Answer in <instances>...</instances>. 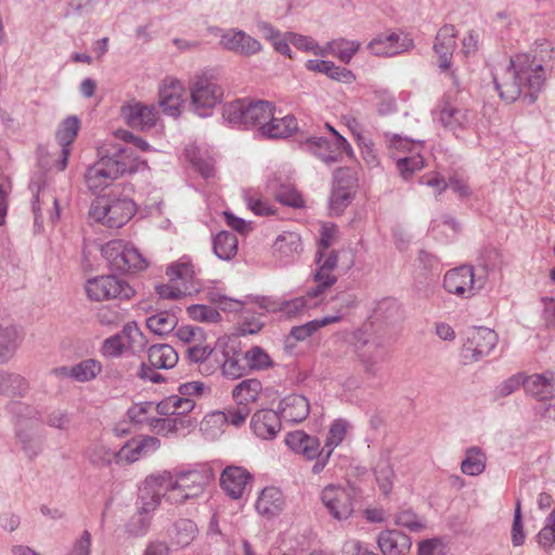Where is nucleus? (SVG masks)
<instances>
[{"label": "nucleus", "mask_w": 555, "mask_h": 555, "mask_svg": "<svg viewBox=\"0 0 555 555\" xmlns=\"http://www.w3.org/2000/svg\"><path fill=\"white\" fill-rule=\"evenodd\" d=\"M358 189L356 173L349 168H338L333 175L332 191L328 199L331 216H340L352 203Z\"/></svg>", "instance_id": "9"}, {"label": "nucleus", "mask_w": 555, "mask_h": 555, "mask_svg": "<svg viewBox=\"0 0 555 555\" xmlns=\"http://www.w3.org/2000/svg\"><path fill=\"white\" fill-rule=\"evenodd\" d=\"M285 443L294 453L301 455L307 461H313L322 449L318 437L310 436L302 430L288 433L285 436Z\"/></svg>", "instance_id": "27"}, {"label": "nucleus", "mask_w": 555, "mask_h": 555, "mask_svg": "<svg viewBox=\"0 0 555 555\" xmlns=\"http://www.w3.org/2000/svg\"><path fill=\"white\" fill-rule=\"evenodd\" d=\"M249 413L250 409L248 406L237 404L236 408L214 414V417H217L218 420L235 427H240L245 423Z\"/></svg>", "instance_id": "61"}, {"label": "nucleus", "mask_w": 555, "mask_h": 555, "mask_svg": "<svg viewBox=\"0 0 555 555\" xmlns=\"http://www.w3.org/2000/svg\"><path fill=\"white\" fill-rule=\"evenodd\" d=\"M190 420L181 417H153L150 420L149 429L157 435L167 436L177 433L179 427L191 426Z\"/></svg>", "instance_id": "50"}, {"label": "nucleus", "mask_w": 555, "mask_h": 555, "mask_svg": "<svg viewBox=\"0 0 555 555\" xmlns=\"http://www.w3.org/2000/svg\"><path fill=\"white\" fill-rule=\"evenodd\" d=\"M456 31L453 25H443L437 33L434 51L439 59L441 70H448L451 66L453 52L456 48Z\"/></svg>", "instance_id": "24"}, {"label": "nucleus", "mask_w": 555, "mask_h": 555, "mask_svg": "<svg viewBox=\"0 0 555 555\" xmlns=\"http://www.w3.org/2000/svg\"><path fill=\"white\" fill-rule=\"evenodd\" d=\"M250 480L251 475L240 466H228L220 476L221 488L232 499H240Z\"/></svg>", "instance_id": "28"}, {"label": "nucleus", "mask_w": 555, "mask_h": 555, "mask_svg": "<svg viewBox=\"0 0 555 555\" xmlns=\"http://www.w3.org/2000/svg\"><path fill=\"white\" fill-rule=\"evenodd\" d=\"M537 542L545 551L555 550V509L546 517L543 528L537 535Z\"/></svg>", "instance_id": "57"}, {"label": "nucleus", "mask_w": 555, "mask_h": 555, "mask_svg": "<svg viewBox=\"0 0 555 555\" xmlns=\"http://www.w3.org/2000/svg\"><path fill=\"white\" fill-rule=\"evenodd\" d=\"M375 478L380 491L388 495L393 486L395 472L387 461H379L374 469Z\"/></svg>", "instance_id": "56"}, {"label": "nucleus", "mask_w": 555, "mask_h": 555, "mask_svg": "<svg viewBox=\"0 0 555 555\" xmlns=\"http://www.w3.org/2000/svg\"><path fill=\"white\" fill-rule=\"evenodd\" d=\"M396 165L401 177L404 180H408L415 171H418L424 167V159L420 154V151H417L410 156L398 158Z\"/></svg>", "instance_id": "58"}, {"label": "nucleus", "mask_w": 555, "mask_h": 555, "mask_svg": "<svg viewBox=\"0 0 555 555\" xmlns=\"http://www.w3.org/2000/svg\"><path fill=\"white\" fill-rule=\"evenodd\" d=\"M135 210V204L131 198L109 194L107 197L93 202L89 215L94 221L107 228L118 229L133 217Z\"/></svg>", "instance_id": "5"}, {"label": "nucleus", "mask_w": 555, "mask_h": 555, "mask_svg": "<svg viewBox=\"0 0 555 555\" xmlns=\"http://www.w3.org/2000/svg\"><path fill=\"white\" fill-rule=\"evenodd\" d=\"M153 409L154 403L151 401L138 402L128 409L127 416L139 428L149 427L150 420L154 417L150 415Z\"/></svg>", "instance_id": "53"}, {"label": "nucleus", "mask_w": 555, "mask_h": 555, "mask_svg": "<svg viewBox=\"0 0 555 555\" xmlns=\"http://www.w3.org/2000/svg\"><path fill=\"white\" fill-rule=\"evenodd\" d=\"M188 313L194 321L205 323H218L221 315L217 309L208 305H192L188 307Z\"/></svg>", "instance_id": "59"}, {"label": "nucleus", "mask_w": 555, "mask_h": 555, "mask_svg": "<svg viewBox=\"0 0 555 555\" xmlns=\"http://www.w3.org/2000/svg\"><path fill=\"white\" fill-rule=\"evenodd\" d=\"M499 340L498 334L488 327L468 330L461 356L465 363L477 362L490 354Z\"/></svg>", "instance_id": "12"}, {"label": "nucleus", "mask_w": 555, "mask_h": 555, "mask_svg": "<svg viewBox=\"0 0 555 555\" xmlns=\"http://www.w3.org/2000/svg\"><path fill=\"white\" fill-rule=\"evenodd\" d=\"M554 384L555 372L546 371L542 374L525 375L524 388L527 393L543 401L552 395Z\"/></svg>", "instance_id": "33"}, {"label": "nucleus", "mask_w": 555, "mask_h": 555, "mask_svg": "<svg viewBox=\"0 0 555 555\" xmlns=\"http://www.w3.org/2000/svg\"><path fill=\"white\" fill-rule=\"evenodd\" d=\"M102 372V364L95 359H86L73 365L68 371V377L80 383L94 379Z\"/></svg>", "instance_id": "46"}, {"label": "nucleus", "mask_w": 555, "mask_h": 555, "mask_svg": "<svg viewBox=\"0 0 555 555\" xmlns=\"http://www.w3.org/2000/svg\"><path fill=\"white\" fill-rule=\"evenodd\" d=\"M158 103L163 112L171 117H178L184 104V88L182 83L173 78L166 77L158 91Z\"/></svg>", "instance_id": "18"}, {"label": "nucleus", "mask_w": 555, "mask_h": 555, "mask_svg": "<svg viewBox=\"0 0 555 555\" xmlns=\"http://www.w3.org/2000/svg\"><path fill=\"white\" fill-rule=\"evenodd\" d=\"M348 427L349 424L345 420L339 418L334 421L330 427L325 443L322 449L325 451L331 450V453H333L334 449L344 441Z\"/></svg>", "instance_id": "55"}, {"label": "nucleus", "mask_w": 555, "mask_h": 555, "mask_svg": "<svg viewBox=\"0 0 555 555\" xmlns=\"http://www.w3.org/2000/svg\"><path fill=\"white\" fill-rule=\"evenodd\" d=\"M80 128V120L77 116H68L59 126L55 137L61 145V157L56 162V168L63 171L70 155V144L75 141Z\"/></svg>", "instance_id": "22"}, {"label": "nucleus", "mask_w": 555, "mask_h": 555, "mask_svg": "<svg viewBox=\"0 0 555 555\" xmlns=\"http://www.w3.org/2000/svg\"><path fill=\"white\" fill-rule=\"evenodd\" d=\"M23 340L22 331L14 324L0 322V364L9 362Z\"/></svg>", "instance_id": "32"}, {"label": "nucleus", "mask_w": 555, "mask_h": 555, "mask_svg": "<svg viewBox=\"0 0 555 555\" xmlns=\"http://www.w3.org/2000/svg\"><path fill=\"white\" fill-rule=\"evenodd\" d=\"M356 352L365 371L370 374H375L376 364L383 361L385 357L383 346L375 339L358 340Z\"/></svg>", "instance_id": "34"}, {"label": "nucleus", "mask_w": 555, "mask_h": 555, "mask_svg": "<svg viewBox=\"0 0 555 555\" xmlns=\"http://www.w3.org/2000/svg\"><path fill=\"white\" fill-rule=\"evenodd\" d=\"M216 367L221 369L224 377L237 379L244 376L247 371L245 353L242 352L236 343L219 339L216 344Z\"/></svg>", "instance_id": "13"}, {"label": "nucleus", "mask_w": 555, "mask_h": 555, "mask_svg": "<svg viewBox=\"0 0 555 555\" xmlns=\"http://www.w3.org/2000/svg\"><path fill=\"white\" fill-rule=\"evenodd\" d=\"M152 480H144L139 489L140 507L131 516L126 525V531L131 537H143L147 533L152 516L151 514L159 506L162 498L151 486Z\"/></svg>", "instance_id": "8"}, {"label": "nucleus", "mask_w": 555, "mask_h": 555, "mask_svg": "<svg viewBox=\"0 0 555 555\" xmlns=\"http://www.w3.org/2000/svg\"><path fill=\"white\" fill-rule=\"evenodd\" d=\"M85 289L88 298L93 301L130 299L134 295V289L126 281L115 275L89 279Z\"/></svg>", "instance_id": "10"}, {"label": "nucleus", "mask_w": 555, "mask_h": 555, "mask_svg": "<svg viewBox=\"0 0 555 555\" xmlns=\"http://www.w3.org/2000/svg\"><path fill=\"white\" fill-rule=\"evenodd\" d=\"M297 129V120L293 115L276 117L274 112L272 118L264 127H261V135L268 139H282L289 137Z\"/></svg>", "instance_id": "38"}, {"label": "nucleus", "mask_w": 555, "mask_h": 555, "mask_svg": "<svg viewBox=\"0 0 555 555\" xmlns=\"http://www.w3.org/2000/svg\"><path fill=\"white\" fill-rule=\"evenodd\" d=\"M360 46L359 41L337 39L328 43V50L343 63L348 64L359 51Z\"/></svg>", "instance_id": "51"}, {"label": "nucleus", "mask_w": 555, "mask_h": 555, "mask_svg": "<svg viewBox=\"0 0 555 555\" xmlns=\"http://www.w3.org/2000/svg\"><path fill=\"white\" fill-rule=\"evenodd\" d=\"M137 170V157L128 146H114L112 151L100 157L85 173L88 189L98 193L109 186L116 179L127 172Z\"/></svg>", "instance_id": "3"}, {"label": "nucleus", "mask_w": 555, "mask_h": 555, "mask_svg": "<svg viewBox=\"0 0 555 555\" xmlns=\"http://www.w3.org/2000/svg\"><path fill=\"white\" fill-rule=\"evenodd\" d=\"M439 120L443 128L459 135L473 125L474 115L464 107L446 102L439 109Z\"/></svg>", "instance_id": "20"}, {"label": "nucleus", "mask_w": 555, "mask_h": 555, "mask_svg": "<svg viewBox=\"0 0 555 555\" xmlns=\"http://www.w3.org/2000/svg\"><path fill=\"white\" fill-rule=\"evenodd\" d=\"M170 283H176L180 287H193V292L197 291L195 284V270L192 261L188 257H182L178 261L171 263L166 271Z\"/></svg>", "instance_id": "35"}, {"label": "nucleus", "mask_w": 555, "mask_h": 555, "mask_svg": "<svg viewBox=\"0 0 555 555\" xmlns=\"http://www.w3.org/2000/svg\"><path fill=\"white\" fill-rule=\"evenodd\" d=\"M526 64L527 59L517 54L508 64L494 68L492 79L502 100L512 103L521 99L528 105L537 101L542 91V79L541 76L531 75Z\"/></svg>", "instance_id": "2"}, {"label": "nucleus", "mask_w": 555, "mask_h": 555, "mask_svg": "<svg viewBox=\"0 0 555 555\" xmlns=\"http://www.w3.org/2000/svg\"><path fill=\"white\" fill-rule=\"evenodd\" d=\"M255 507L259 515L271 519L283 512L285 498L279 488L267 487L259 493Z\"/></svg>", "instance_id": "29"}, {"label": "nucleus", "mask_w": 555, "mask_h": 555, "mask_svg": "<svg viewBox=\"0 0 555 555\" xmlns=\"http://www.w3.org/2000/svg\"><path fill=\"white\" fill-rule=\"evenodd\" d=\"M197 532V526L193 520L179 519L169 531V537L172 544L178 547H185L195 539Z\"/></svg>", "instance_id": "41"}, {"label": "nucleus", "mask_w": 555, "mask_h": 555, "mask_svg": "<svg viewBox=\"0 0 555 555\" xmlns=\"http://www.w3.org/2000/svg\"><path fill=\"white\" fill-rule=\"evenodd\" d=\"M215 255L221 260H230L237 253V237L229 231H221L212 241Z\"/></svg>", "instance_id": "42"}, {"label": "nucleus", "mask_w": 555, "mask_h": 555, "mask_svg": "<svg viewBox=\"0 0 555 555\" xmlns=\"http://www.w3.org/2000/svg\"><path fill=\"white\" fill-rule=\"evenodd\" d=\"M149 363L157 369H171L178 362V353L167 344L153 345L147 350Z\"/></svg>", "instance_id": "40"}, {"label": "nucleus", "mask_w": 555, "mask_h": 555, "mask_svg": "<svg viewBox=\"0 0 555 555\" xmlns=\"http://www.w3.org/2000/svg\"><path fill=\"white\" fill-rule=\"evenodd\" d=\"M137 336H142L137 325H125L120 334L111 336L103 341V356L111 358L119 357L126 348L125 339H127L128 343H130V340H134Z\"/></svg>", "instance_id": "36"}, {"label": "nucleus", "mask_w": 555, "mask_h": 555, "mask_svg": "<svg viewBox=\"0 0 555 555\" xmlns=\"http://www.w3.org/2000/svg\"><path fill=\"white\" fill-rule=\"evenodd\" d=\"M273 111L274 105L269 101L238 99L223 105L222 116L232 127L257 128L261 133V127L272 118Z\"/></svg>", "instance_id": "4"}, {"label": "nucleus", "mask_w": 555, "mask_h": 555, "mask_svg": "<svg viewBox=\"0 0 555 555\" xmlns=\"http://www.w3.org/2000/svg\"><path fill=\"white\" fill-rule=\"evenodd\" d=\"M120 116L129 127L138 130H150L158 120L157 109L141 102L124 104L120 107Z\"/></svg>", "instance_id": "17"}, {"label": "nucleus", "mask_w": 555, "mask_h": 555, "mask_svg": "<svg viewBox=\"0 0 555 555\" xmlns=\"http://www.w3.org/2000/svg\"><path fill=\"white\" fill-rule=\"evenodd\" d=\"M385 138L387 139L388 146L397 151L413 153L423 147L422 141H413L408 137H401L400 134L386 132Z\"/></svg>", "instance_id": "60"}, {"label": "nucleus", "mask_w": 555, "mask_h": 555, "mask_svg": "<svg viewBox=\"0 0 555 555\" xmlns=\"http://www.w3.org/2000/svg\"><path fill=\"white\" fill-rule=\"evenodd\" d=\"M40 203L53 205L54 211L51 212L50 219L53 223L57 221L60 218V207L56 197L44 186H38L33 198V212L35 215V223H38L39 220H41Z\"/></svg>", "instance_id": "48"}, {"label": "nucleus", "mask_w": 555, "mask_h": 555, "mask_svg": "<svg viewBox=\"0 0 555 555\" xmlns=\"http://www.w3.org/2000/svg\"><path fill=\"white\" fill-rule=\"evenodd\" d=\"M152 480L151 486L170 503L182 504L203 493L205 488L215 479V473L206 464H197L192 468L178 470L172 475L163 472L145 478Z\"/></svg>", "instance_id": "1"}, {"label": "nucleus", "mask_w": 555, "mask_h": 555, "mask_svg": "<svg viewBox=\"0 0 555 555\" xmlns=\"http://www.w3.org/2000/svg\"><path fill=\"white\" fill-rule=\"evenodd\" d=\"M102 255L109 269L118 273L139 271L146 268L147 262L141 253L131 244L121 240H113L102 247Z\"/></svg>", "instance_id": "7"}, {"label": "nucleus", "mask_w": 555, "mask_h": 555, "mask_svg": "<svg viewBox=\"0 0 555 555\" xmlns=\"http://www.w3.org/2000/svg\"><path fill=\"white\" fill-rule=\"evenodd\" d=\"M279 416L287 423H300L305 421L310 412V404L306 397L292 393L284 397L279 404Z\"/></svg>", "instance_id": "25"}, {"label": "nucleus", "mask_w": 555, "mask_h": 555, "mask_svg": "<svg viewBox=\"0 0 555 555\" xmlns=\"http://www.w3.org/2000/svg\"><path fill=\"white\" fill-rule=\"evenodd\" d=\"M244 199L247 207L257 216H269L274 214V209L270 203L259 197L257 193L251 190L244 192Z\"/></svg>", "instance_id": "62"}, {"label": "nucleus", "mask_w": 555, "mask_h": 555, "mask_svg": "<svg viewBox=\"0 0 555 555\" xmlns=\"http://www.w3.org/2000/svg\"><path fill=\"white\" fill-rule=\"evenodd\" d=\"M178 324L175 313L162 311L146 319V326L156 335L163 336L169 334Z\"/></svg>", "instance_id": "49"}, {"label": "nucleus", "mask_w": 555, "mask_h": 555, "mask_svg": "<svg viewBox=\"0 0 555 555\" xmlns=\"http://www.w3.org/2000/svg\"><path fill=\"white\" fill-rule=\"evenodd\" d=\"M262 383L257 378H247L240 382L232 390V398L238 405L248 406L257 402L262 393Z\"/></svg>", "instance_id": "39"}, {"label": "nucleus", "mask_w": 555, "mask_h": 555, "mask_svg": "<svg viewBox=\"0 0 555 555\" xmlns=\"http://www.w3.org/2000/svg\"><path fill=\"white\" fill-rule=\"evenodd\" d=\"M482 286L481 278H476L470 266L452 269L443 278L444 289L463 298L472 297L475 291L482 288Z\"/></svg>", "instance_id": "14"}, {"label": "nucleus", "mask_w": 555, "mask_h": 555, "mask_svg": "<svg viewBox=\"0 0 555 555\" xmlns=\"http://www.w3.org/2000/svg\"><path fill=\"white\" fill-rule=\"evenodd\" d=\"M220 44L222 48L242 55L256 54L262 48L257 39L235 28L229 29L221 35Z\"/></svg>", "instance_id": "21"}, {"label": "nucleus", "mask_w": 555, "mask_h": 555, "mask_svg": "<svg viewBox=\"0 0 555 555\" xmlns=\"http://www.w3.org/2000/svg\"><path fill=\"white\" fill-rule=\"evenodd\" d=\"M267 189L283 205L299 208L304 206L300 194L289 184H284L275 175L267 182Z\"/></svg>", "instance_id": "37"}, {"label": "nucleus", "mask_w": 555, "mask_h": 555, "mask_svg": "<svg viewBox=\"0 0 555 555\" xmlns=\"http://www.w3.org/2000/svg\"><path fill=\"white\" fill-rule=\"evenodd\" d=\"M273 251L284 263L294 261L302 251L300 235L296 232H283L276 237L273 244Z\"/></svg>", "instance_id": "31"}, {"label": "nucleus", "mask_w": 555, "mask_h": 555, "mask_svg": "<svg viewBox=\"0 0 555 555\" xmlns=\"http://www.w3.org/2000/svg\"><path fill=\"white\" fill-rule=\"evenodd\" d=\"M315 298L308 297V293L306 296H300L293 298L291 300H285L280 304L279 310L288 318L296 317L302 311L315 306L318 301H313Z\"/></svg>", "instance_id": "54"}, {"label": "nucleus", "mask_w": 555, "mask_h": 555, "mask_svg": "<svg viewBox=\"0 0 555 555\" xmlns=\"http://www.w3.org/2000/svg\"><path fill=\"white\" fill-rule=\"evenodd\" d=\"M116 453L111 452L105 446L101 443H92L86 450L88 460L96 466H104L111 463Z\"/></svg>", "instance_id": "64"}, {"label": "nucleus", "mask_w": 555, "mask_h": 555, "mask_svg": "<svg viewBox=\"0 0 555 555\" xmlns=\"http://www.w3.org/2000/svg\"><path fill=\"white\" fill-rule=\"evenodd\" d=\"M160 448V440L153 436H144L139 440H130L116 453L119 461L133 463L156 452Z\"/></svg>", "instance_id": "23"}, {"label": "nucleus", "mask_w": 555, "mask_h": 555, "mask_svg": "<svg viewBox=\"0 0 555 555\" xmlns=\"http://www.w3.org/2000/svg\"><path fill=\"white\" fill-rule=\"evenodd\" d=\"M413 48V40L404 34H380L374 38L367 49L376 56H395Z\"/></svg>", "instance_id": "19"}, {"label": "nucleus", "mask_w": 555, "mask_h": 555, "mask_svg": "<svg viewBox=\"0 0 555 555\" xmlns=\"http://www.w3.org/2000/svg\"><path fill=\"white\" fill-rule=\"evenodd\" d=\"M377 544L384 555H405L412 542L409 535L399 530H385L379 533Z\"/></svg>", "instance_id": "30"}, {"label": "nucleus", "mask_w": 555, "mask_h": 555, "mask_svg": "<svg viewBox=\"0 0 555 555\" xmlns=\"http://www.w3.org/2000/svg\"><path fill=\"white\" fill-rule=\"evenodd\" d=\"M554 48L551 42L543 40L535 42L534 48L528 53L518 54L519 57H526L528 70L530 74L541 76L542 88L544 87L547 75L553 69Z\"/></svg>", "instance_id": "16"}, {"label": "nucleus", "mask_w": 555, "mask_h": 555, "mask_svg": "<svg viewBox=\"0 0 555 555\" xmlns=\"http://www.w3.org/2000/svg\"><path fill=\"white\" fill-rule=\"evenodd\" d=\"M340 320V314L327 315L322 319H315L302 325L294 326L291 330L289 336L294 338L296 341H302L308 337L312 336L319 328L338 322Z\"/></svg>", "instance_id": "44"}, {"label": "nucleus", "mask_w": 555, "mask_h": 555, "mask_svg": "<svg viewBox=\"0 0 555 555\" xmlns=\"http://www.w3.org/2000/svg\"><path fill=\"white\" fill-rule=\"evenodd\" d=\"M28 389L26 379L20 374L0 371V395L23 397Z\"/></svg>", "instance_id": "43"}, {"label": "nucleus", "mask_w": 555, "mask_h": 555, "mask_svg": "<svg viewBox=\"0 0 555 555\" xmlns=\"http://www.w3.org/2000/svg\"><path fill=\"white\" fill-rule=\"evenodd\" d=\"M250 428L260 439L271 440L275 438L281 430L279 413L268 409L257 411L251 416Z\"/></svg>", "instance_id": "26"}, {"label": "nucleus", "mask_w": 555, "mask_h": 555, "mask_svg": "<svg viewBox=\"0 0 555 555\" xmlns=\"http://www.w3.org/2000/svg\"><path fill=\"white\" fill-rule=\"evenodd\" d=\"M486 468V455L478 447L468 448L461 463V470L468 476H478Z\"/></svg>", "instance_id": "47"}, {"label": "nucleus", "mask_w": 555, "mask_h": 555, "mask_svg": "<svg viewBox=\"0 0 555 555\" xmlns=\"http://www.w3.org/2000/svg\"><path fill=\"white\" fill-rule=\"evenodd\" d=\"M17 441L29 460L36 459L42 452V440L31 430L18 424L16 429Z\"/></svg>", "instance_id": "45"}, {"label": "nucleus", "mask_w": 555, "mask_h": 555, "mask_svg": "<svg viewBox=\"0 0 555 555\" xmlns=\"http://www.w3.org/2000/svg\"><path fill=\"white\" fill-rule=\"evenodd\" d=\"M192 111L199 117H208L223 99V89L212 76H196L190 83Z\"/></svg>", "instance_id": "6"}, {"label": "nucleus", "mask_w": 555, "mask_h": 555, "mask_svg": "<svg viewBox=\"0 0 555 555\" xmlns=\"http://www.w3.org/2000/svg\"><path fill=\"white\" fill-rule=\"evenodd\" d=\"M321 500L328 513L338 520L347 519L353 513V495L350 489L328 485L322 490Z\"/></svg>", "instance_id": "15"}, {"label": "nucleus", "mask_w": 555, "mask_h": 555, "mask_svg": "<svg viewBox=\"0 0 555 555\" xmlns=\"http://www.w3.org/2000/svg\"><path fill=\"white\" fill-rule=\"evenodd\" d=\"M327 127L335 135L333 142H330L323 137H310L306 140L305 146L327 165L338 163L340 160L341 153L353 158V150L348 141L334 128L328 125Z\"/></svg>", "instance_id": "11"}, {"label": "nucleus", "mask_w": 555, "mask_h": 555, "mask_svg": "<svg viewBox=\"0 0 555 555\" xmlns=\"http://www.w3.org/2000/svg\"><path fill=\"white\" fill-rule=\"evenodd\" d=\"M314 281L317 285L308 291V297L310 298L321 297L326 289L332 287L337 282V278L333 274V271L322 267H317Z\"/></svg>", "instance_id": "52"}, {"label": "nucleus", "mask_w": 555, "mask_h": 555, "mask_svg": "<svg viewBox=\"0 0 555 555\" xmlns=\"http://www.w3.org/2000/svg\"><path fill=\"white\" fill-rule=\"evenodd\" d=\"M244 353L247 366L250 370H263L272 364L269 354L258 346L251 347Z\"/></svg>", "instance_id": "63"}]
</instances>
